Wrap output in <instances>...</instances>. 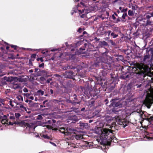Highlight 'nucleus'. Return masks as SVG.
I'll return each mask as SVG.
<instances>
[{"instance_id": "nucleus-1", "label": "nucleus", "mask_w": 153, "mask_h": 153, "mask_svg": "<svg viewBox=\"0 0 153 153\" xmlns=\"http://www.w3.org/2000/svg\"><path fill=\"white\" fill-rule=\"evenodd\" d=\"M95 132L96 133L100 134V140L102 144L112 141L114 138L112 131L109 129L98 127L95 129Z\"/></svg>"}, {"instance_id": "nucleus-36", "label": "nucleus", "mask_w": 153, "mask_h": 153, "mask_svg": "<svg viewBox=\"0 0 153 153\" xmlns=\"http://www.w3.org/2000/svg\"><path fill=\"white\" fill-rule=\"evenodd\" d=\"M15 115L16 118H18L21 116L20 114L19 113H15Z\"/></svg>"}, {"instance_id": "nucleus-20", "label": "nucleus", "mask_w": 153, "mask_h": 153, "mask_svg": "<svg viewBox=\"0 0 153 153\" xmlns=\"http://www.w3.org/2000/svg\"><path fill=\"white\" fill-rule=\"evenodd\" d=\"M134 11L133 10H129L128 11V14L129 16H134Z\"/></svg>"}, {"instance_id": "nucleus-24", "label": "nucleus", "mask_w": 153, "mask_h": 153, "mask_svg": "<svg viewBox=\"0 0 153 153\" xmlns=\"http://www.w3.org/2000/svg\"><path fill=\"white\" fill-rule=\"evenodd\" d=\"M68 102L70 103H72L73 105H75L76 104H79V102H75L74 101H72L71 100H67Z\"/></svg>"}, {"instance_id": "nucleus-43", "label": "nucleus", "mask_w": 153, "mask_h": 153, "mask_svg": "<svg viewBox=\"0 0 153 153\" xmlns=\"http://www.w3.org/2000/svg\"><path fill=\"white\" fill-rule=\"evenodd\" d=\"M42 119V116L41 115H39L37 117V119L38 120H41Z\"/></svg>"}, {"instance_id": "nucleus-50", "label": "nucleus", "mask_w": 153, "mask_h": 153, "mask_svg": "<svg viewBox=\"0 0 153 153\" xmlns=\"http://www.w3.org/2000/svg\"><path fill=\"white\" fill-rule=\"evenodd\" d=\"M9 118L11 120H14L15 119V117L13 116H10L9 117Z\"/></svg>"}, {"instance_id": "nucleus-37", "label": "nucleus", "mask_w": 153, "mask_h": 153, "mask_svg": "<svg viewBox=\"0 0 153 153\" xmlns=\"http://www.w3.org/2000/svg\"><path fill=\"white\" fill-rule=\"evenodd\" d=\"M37 61H40L41 62H43L44 60L42 57L38 58L37 59Z\"/></svg>"}, {"instance_id": "nucleus-61", "label": "nucleus", "mask_w": 153, "mask_h": 153, "mask_svg": "<svg viewBox=\"0 0 153 153\" xmlns=\"http://www.w3.org/2000/svg\"><path fill=\"white\" fill-rule=\"evenodd\" d=\"M136 57V58H142V56H140V55H137Z\"/></svg>"}, {"instance_id": "nucleus-41", "label": "nucleus", "mask_w": 153, "mask_h": 153, "mask_svg": "<svg viewBox=\"0 0 153 153\" xmlns=\"http://www.w3.org/2000/svg\"><path fill=\"white\" fill-rule=\"evenodd\" d=\"M1 101V103H2L3 104H4V103H5V102H6V100H4L1 99L0 100Z\"/></svg>"}, {"instance_id": "nucleus-5", "label": "nucleus", "mask_w": 153, "mask_h": 153, "mask_svg": "<svg viewBox=\"0 0 153 153\" xmlns=\"http://www.w3.org/2000/svg\"><path fill=\"white\" fill-rule=\"evenodd\" d=\"M117 114H120V115L117 117V118H116L117 119L116 121H117V120L118 122V124L122 125V123H123L122 122V120H121V119L122 118L124 119L126 118V111L125 110H121L120 112L119 113H118Z\"/></svg>"}, {"instance_id": "nucleus-10", "label": "nucleus", "mask_w": 153, "mask_h": 153, "mask_svg": "<svg viewBox=\"0 0 153 153\" xmlns=\"http://www.w3.org/2000/svg\"><path fill=\"white\" fill-rule=\"evenodd\" d=\"M74 73L71 71H66L65 72V76L66 78L73 79L74 76Z\"/></svg>"}, {"instance_id": "nucleus-22", "label": "nucleus", "mask_w": 153, "mask_h": 153, "mask_svg": "<svg viewBox=\"0 0 153 153\" xmlns=\"http://www.w3.org/2000/svg\"><path fill=\"white\" fill-rule=\"evenodd\" d=\"M59 128V131L65 135V133L66 132V129H65L64 127H60Z\"/></svg>"}, {"instance_id": "nucleus-8", "label": "nucleus", "mask_w": 153, "mask_h": 153, "mask_svg": "<svg viewBox=\"0 0 153 153\" xmlns=\"http://www.w3.org/2000/svg\"><path fill=\"white\" fill-rule=\"evenodd\" d=\"M145 16V19H147L146 21V26L151 25L152 22L149 20V19L151 17H153V12L149 13L148 15H146Z\"/></svg>"}, {"instance_id": "nucleus-55", "label": "nucleus", "mask_w": 153, "mask_h": 153, "mask_svg": "<svg viewBox=\"0 0 153 153\" xmlns=\"http://www.w3.org/2000/svg\"><path fill=\"white\" fill-rule=\"evenodd\" d=\"M20 87V86L19 85H16V86L14 87L15 89H17L19 88Z\"/></svg>"}, {"instance_id": "nucleus-58", "label": "nucleus", "mask_w": 153, "mask_h": 153, "mask_svg": "<svg viewBox=\"0 0 153 153\" xmlns=\"http://www.w3.org/2000/svg\"><path fill=\"white\" fill-rule=\"evenodd\" d=\"M30 94L28 93H26V94H24V95L26 96V97H28L30 95Z\"/></svg>"}, {"instance_id": "nucleus-29", "label": "nucleus", "mask_w": 153, "mask_h": 153, "mask_svg": "<svg viewBox=\"0 0 153 153\" xmlns=\"http://www.w3.org/2000/svg\"><path fill=\"white\" fill-rule=\"evenodd\" d=\"M78 5H77L76 6V7H75L73 8V10L74 11V12L76 13L77 12V10H78L77 7H78Z\"/></svg>"}, {"instance_id": "nucleus-46", "label": "nucleus", "mask_w": 153, "mask_h": 153, "mask_svg": "<svg viewBox=\"0 0 153 153\" xmlns=\"http://www.w3.org/2000/svg\"><path fill=\"white\" fill-rule=\"evenodd\" d=\"M23 91L25 92H28V89L26 88H25L23 89Z\"/></svg>"}, {"instance_id": "nucleus-28", "label": "nucleus", "mask_w": 153, "mask_h": 153, "mask_svg": "<svg viewBox=\"0 0 153 153\" xmlns=\"http://www.w3.org/2000/svg\"><path fill=\"white\" fill-rule=\"evenodd\" d=\"M128 16V15L127 13H125L123 14L122 18L124 19H125L126 17Z\"/></svg>"}, {"instance_id": "nucleus-60", "label": "nucleus", "mask_w": 153, "mask_h": 153, "mask_svg": "<svg viewBox=\"0 0 153 153\" xmlns=\"http://www.w3.org/2000/svg\"><path fill=\"white\" fill-rule=\"evenodd\" d=\"M112 18L114 19V20L116 19V17H115L114 15V14H113L112 16Z\"/></svg>"}, {"instance_id": "nucleus-25", "label": "nucleus", "mask_w": 153, "mask_h": 153, "mask_svg": "<svg viewBox=\"0 0 153 153\" xmlns=\"http://www.w3.org/2000/svg\"><path fill=\"white\" fill-rule=\"evenodd\" d=\"M150 57L149 56H148V55H147L146 54V55H145L144 56L143 62H146V61L147 59H148Z\"/></svg>"}, {"instance_id": "nucleus-52", "label": "nucleus", "mask_w": 153, "mask_h": 153, "mask_svg": "<svg viewBox=\"0 0 153 153\" xmlns=\"http://www.w3.org/2000/svg\"><path fill=\"white\" fill-rule=\"evenodd\" d=\"M111 30H108L106 32V33L108 34V36H109L111 33Z\"/></svg>"}, {"instance_id": "nucleus-39", "label": "nucleus", "mask_w": 153, "mask_h": 153, "mask_svg": "<svg viewBox=\"0 0 153 153\" xmlns=\"http://www.w3.org/2000/svg\"><path fill=\"white\" fill-rule=\"evenodd\" d=\"M70 56L72 59H74L75 58V55L74 54H71L70 55Z\"/></svg>"}, {"instance_id": "nucleus-51", "label": "nucleus", "mask_w": 153, "mask_h": 153, "mask_svg": "<svg viewBox=\"0 0 153 153\" xmlns=\"http://www.w3.org/2000/svg\"><path fill=\"white\" fill-rule=\"evenodd\" d=\"M12 103V101L11 100H10L9 102V105H11V106L13 107L14 105H13Z\"/></svg>"}, {"instance_id": "nucleus-56", "label": "nucleus", "mask_w": 153, "mask_h": 153, "mask_svg": "<svg viewBox=\"0 0 153 153\" xmlns=\"http://www.w3.org/2000/svg\"><path fill=\"white\" fill-rule=\"evenodd\" d=\"M50 143H51L53 146H56V144L54 143H53V142L50 141Z\"/></svg>"}, {"instance_id": "nucleus-44", "label": "nucleus", "mask_w": 153, "mask_h": 153, "mask_svg": "<svg viewBox=\"0 0 153 153\" xmlns=\"http://www.w3.org/2000/svg\"><path fill=\"white\" fill-rule=\"evenodd\" d=\"M11 46L12 48H13L15 50H16V48L17 47V46L14 45H11Z\"/></svg>"}, {"instance_id": "nucleus-3", "label": "nucleus", "mask_w": 153, "mask_h": 153, "mask_svg": "<svg viewBox=\"0 0 153 153\" xmlns=\"http://www.w3.org/2000/svg\"><path fill=\"white\" fill-rule=\"evenodd\" d=\"M130 69L132 71L133 73L134 72L136 74L143 75L145 72L146 68L144 65L136 63L133 66L131 67Z\"/></svg>"}, {"instance_id": "nucleus-2", "label": "nucleus", "mask_w": 153, "mask_h": 153, "mask_svg": "<svg viewBox=\"0 0 153 153\" xmlns=\"http://www.w3.org/2000/svg\"><path fill=\"white\" fill-rule=\"evenodd\" d=\"M93 58L95 60V66L100 67L102 69L107 70L111 69V63L108 61V57L105 54L100 56L97 52L93 53Z\"/></svg>"}, {"instance_id": "nucleus-7", "label": "nucleus", "mask_w": 153, "mask_h": 153, "mask_svg": "<svg viewBox=\"0 0 153 153\" xmlns=\"http://www.w3.org/2000/svg\"><path fill=\"white\" fill-rule=\"evenodd\" d=\"M1 123L2 124H7L8 125H13V123L8 122L7 119V117L6 115H4L3 117L1 115Z\"/></svg>"}, {"instance_id": "nucleus-53", "label": "nucleus", "mask_w": 153, "mask_h": 153, "mask_svg": "<svg viewBox=\"0 0 153 153\" xmlns=\"http://www.w3.org/2000/svg\"><path fill=\"white\" fill-rule=\"evenodd\" d=\"M73 97H74V98H73V99L74 100H77V97H76V95L74 94V96Z\"/></svg>"}, {"instance_id": "nucleus-48", "label": "nucleus", "mask_w": 153, "mask_h": 153, "mask_svg": "<svg viewBox=\"0 0 153 153\" xmlns=\"http://www.w3.org/2000/svg\"><path fill=\"white\" fill-rule=\"evenodd\" d=\"M44 63H42L41 64L39 65V68H41L43 67L44 66Z\"/></svg>"}, {"instance_id": "nucleus-16", "label": "nucleus", "mask_w": 153, "mask_h": 153, "mask_svg": "<svg viewBox=\"0 0 153 153\" xmlns=\"http://www.w3.org/2000/svg\"><path fill=\"white\" fill-rule=\"evenodd\" d=\"M146 105L148 108H150L152 104V102L150 100L148 99L146 100L145 102Z\"/></svg>"}, {"instance_id": "nucleus-11", "label": "nucleus", "mask_w": 153, "mask_h": 153, "mask_svg": "<svg viewBox=\"0 0 153 153\" xmlns=\"http://www.w3.org/2000/svg\"><path fill=\"white\" fill-rule=\"evenodd\" d=\"M74 135H72V137L71 138L72 139H76V140H81L83 138L82 136L79 134H77L76 132Z\"/></svg>"}, {"instance_id": "nucleus-4", "label": "nucleus", "mask_w": 153, "mask_h": 153, "mask_svg": "<svg viewBox=\"0 0 153 153\" xmlns=\"http://www.w3.org/2000/svg\"><path fill=\"white\" fill-rule=\"evenodd\" d=\"M111 102L109 105L110 107H113L114 108L112 109V112L115 114H117L121 111L120 108H116L117 107H120L122 106V105L119 102H117L115 99H112L110 101Z\"/></svg>"}, {"instance_id": "nucleus-26", "label": "nucleus", "mask_w": 153, "mask_h": 153, "mask_svg": "<svg viewBox=\"0 0 153 153\" xmlns=\"http://www.w3.org/2000/svg\"><path fill=\"white\" fill-rule=\"evenodd\" d=\"M138 110H137V113L138 114V115H139L140 116L142 117L143 112L140 109L138 110Z\"/></svg>"}, {"instance_id": "nucleus-12", "label": "nucleus", "mask_w": 153, "mask_h": 153, "mask_svg": "<svg viewBox=\"0 0 153 153\" xmlns=\"http://www.w3.org/2000/svg\"><path fill=\"white\" fill-rule=\"evenodd\" d=\"M92 90L88 88L86 89V90L84 92L85 94L87 97L88 98H89L90 97L92 96Z\"/></svg>"}, {"instance_id": "nucleus-62", "label": "nucleus", "mask_w": 153, "mask_h": 153, "mask_svg": "<svg viewBox=\"0 0 153 153\" xmlns=\"http://www.w3.org/2000/svg\"><path fill=\"white\" fill-rule=\"evenodd\" d=\"M78 11L79 12V13H83L84 12V10H82V11L80 10H78Z\"/></svg>"}, {"instance_id": "nucleus-15", "label": "nucleus", "mask_w": 153, "mask_h": 153, "mask_svg": "<svg viewBox=\"0 0 153 153\" xmlns=\"http://www.w3.org/2000/svg\"><path fill=\"white\" fill-rule=\"evenodd\" d=\"M79 124V126L82 128H87L88 127V124L87 123H85L80 122Z\"/></svg>"}, {"instance_id": "nucleus-47", "label": "nucleus", "mask_w": 153, "mask_h": 153, "mask_svg": "<svg viewBox=\"0 0 153 153\" xmlns=\"http://www.w3.org/2000/svg\"><path fill=\"white\" fill-rule=\"evenodd\" d=\"M111 78L114 79V78L116 76L113 74H111Z\"/></svg>"}, {"instance_id": "nucleus-21", "label": "nucleus", "mask_w": 153, "mask_h": 153, "mask_svg": "<svg viewBox=\"0 0 153 153\" xmlns=\"http://www.w3.org/2000/svg\"><path fill=\"white\" fill-rule=\"evenodd\" d=\"M16 98L17 99L19 102H21L23 101V98L22 96L19 95L16 97Z\"/></svg>"}, {"instance_id": "nucleus-14", "label": "nucleus", "mask_w": 153, "mask_h": 153, "mask_svg": "<svg viewBox=\"0 0 153 153\" xmlns=\"http://www.w3.org/2000/svg\"><path fill=\"white\" fill-rule=\"evenodd\" d=\"M25 77V76L22 75L16 78L20 82H26L27 81V78Z\"/></svg>"}, {"instance_id": "nucleus-34", "label": "nucleus", "mask_w": 153, "mask_h": 153, "mask_svg": "<svg viewBox=\"0 0 153 153\" xmlns=\"http://www.w3.org/2000/svg\"><path fill=\"white\" fill-rule=\"evenodd\" d=\"M109 41L112 45L114 46L116 45V43H115V42H113L112 40H110Z\"/></svg>"}, {"instance_id": "nucleus-19", "label": "nucleus", "mask_w": 153, "mask_h": 153, "mask_svg": "<svg viewBox=\"0 0 153 153\" xmlns=\"http://www.w3.org/2000/svg\"><path fill=\"white\" fill-rule=\"evenodd\" d=\"M37 94L39 96H42L44 94V91L42 90H39L37 91Z\"/></svg>"}, {"instance_id": "nucleus-64", "label": "nucleus", "mask_w": 153, "mask_h": 153, "mask_svg": "<svg viewBox=\"0 0 153 153\" xmlns=\"http://www.w3.org/2000/svg\"><path fill=\"white\" fill-rule=\"evenodd\" d=\"M29 99L31 100H33L34 99V97L33 96H30L29 97Z\"/></svg>"}, {"instance_id": "nucleus-6", "label": "nucleus", "mask_w": 153, "mask_h": 153, "mask_svg": "<svg viewBox=\"0 0 153 153\" xmlns=\"http://www.w3.org/2000/svg\"><path fill=\"white\" fill-rule=\"evenodd\" d=\"M66 131L65 135L68 136L69 137L71 138V137H72V135H74V134L76 132V130L70 128H66Z\"/></svg>"}, {"instance_id": "nucleus-42", "label": "nucleus", "mask_w": 153, "mask_h": 153, "mask_svg": "<svg viewBox=\"0 0 153 153\" xmlns=\"http://www.w3.org/2000/svg\"><path fill=\"white\" fill-rule=\"evenodd\" d=\"M149 121L152 123L153 122V117H150L149 119Z\"/></svg>"}, {"instance_id": "nucleus-9", "label": "nucleus", "mask_w": 153, "mask_h": 153, "mask_svg": "<svg viewBox=\"0 0 153 153\" xmlns=\"http://www.w3.org/2000/svg\"><path fill=\"white\" fill-rule=\"evenodd\" d=\"M27 126L26 128L29 130L30 131L34 130L35 128V126L34 124L31 123H26V124Z\"/></svg>"}, {"instance_id": "nucleus-17", "label": "nucleus", "mask_w": 153, "mask_h": 153, "mask_svg": "<svg viewBox=\"0 0 153 153\" xmlns=\"http://www.w3.org/2000/svg\"><path fill=\"white\" fill-rule=\"evenodd\" d=\"M70 120L73 121H77L78 120V119L76 116L75 115H72L69 117Z\"/></svg>"}, {"instance_id": "nucleus-30", "label": "nucleus", "mask_w": 153, "mask_h": 153, "mask_svg": "<svg viewBox=\"0 0 153 153\" xmlns=\"http://www.w3.org/2000/svg\"><path fill=\"white\" fill-rule=\"evenodd\" d=\"M39 79L40 81L41 82V83H42V82L45 80V79L44 77H40Z\"/></svg>"}, {"instance_id": "nucleus-27", "label": "nucleus", "mask_w": 153, "mask_h": 153, "mask_svg": "<svg viewBox=\"0 0 153 153\" xmlns=\"http://www.w3.org/2000/svg\"><path fill=\"white\" fill-rule=\"evenodd\" d=\"M111 35L113 37V38H115L117 37L118 36V35L117 34H115L114 32H112L111 34Z\"/></svg>"}, {"instance_id": "nucleus-18", "label": "nucleus", "mask_w": 153, "mask_h": 153, "mask_svg": "<svg viewBox=\"0 0 153 153\" xmlns=\"http://www.w3.org/2000/svg\"><path fill=\"white\" fill-rule=\"evenodd\" d=\"M17 105H19V108L21 109L22 111H25L27 112V109L23 105L20 104H17Z\"/></svg>"}, {"instance_id": "nucleus-40", "label": "nucleus", "mask_w": 153, "mask_h": 153, "mask_svg": "<svg viewBox=\"0 0 153 153\" xmlns=\"http://www.w3.org/2000/svg\"><path fill=\"white\" fill-rule=\"evenodd\" d=\"M106 120H108V122H110L111 120V117H109L108 118H106Z\"/></svg>"}, {"instance_id": "nucleus-38", "label": "nucleus", "mask_w": 153, "mask_h": 153, "mask_svg": "<svg viewBox=\"0 0 153 153\" xmlns=\"http://www.w3.org/2000/svg\"><path fill=\"white\" fill-rule=\"evenodd\" d=\"M82 42L81 41H79L76 44V46L82 44Z\"/></svg>"}, {"instance_id": "nucleus-33", "label": "nucleus", "mask_w": 153, "mask_h": 153, "mask_svg": "<svg viewBox=\"0 0 153 153\" xmlns=\"http://www.w3.org/2000/svg\"><path fill=\"white\" fill-rule=\"evenodd\" d=\"M118 18L117 19L116 22H115V23H117L118 22L120 21H123V20L120 19L118 17Z\"/></svg>"}, {"instance_id": "nucleus-54", "label": "nucleus", "mask_w": 153, "mask_h": 153, "mask_svg": "<svg viewBox=\"0 0 153 153\" xmlns=\"http://www.w3.org/2000/svg\"><path fill=\"white\" fill-rule=\"evenodd\" d=\"M126 117L128 116L129 115L131 114V113L128 112H127V111H126Z\"/></svg>"}, {"instance_id": "nucleus-45", "label": "nucleus", "mask_w": 153, "mask_h": 153, "mask_svg": "<svg viewBox=\"0 0 153 153\" xmlns=\"http://www.w3.org/2000/svg\"><path fill=\"white\" fill-rule=\"evenodd\" d=\"M43 137L45 139H49V137L47 135H43Z\"/></svg>"}, {"instance_id": "nucleus-59", "label": "nucleus", "mask_w": 153, "mask_h": 153, "mask_svg": "<svg viewBox=\"0 0 153 153\" xmlns=\"http://www.w3.org/2000/svg\"><path fill=\"white\" fill-rule=\"evenodd\" d=\"M82 29L81 28H80L78 30V32L80 33L82 32Z\"/></svg>"}, {"instance_id": "nucleus-57", "label": "nucleus", "mask_w": 153, "mask_h": 153, "mask_svg": "<svg viewBox=\"0 0 153 153\" xmlns=\"http://www.w3.org/2000/svg\"><path fill=\"white\" fill-rule=\"evenodd\" d=\"M38 70H39V71L40 69H39V68H35L34 71H35V72H37Z\"/></svg>"}, {"instance_id": "nucleus-13", "label": "nucleus", "mask_w": 153, "mask_h": 153, "mask_svg": "<svg viewBox=\"0 0 153 153\" xmlns=\"http://www.w3.org/2000/svg\"><path fill=\"white\" fill-rule=\"evenodd\" d=\"M146 54L150 57L153 56V48H148L146 49Z\"/></svg>"}, {"instance_id": "nucleus-49", "label": "nucleus", "mask_w": 153, "mask_h": 153, "mask_svg": "<svg viewBox=\"0 0 153 153\" xmlns=\"http://www.w3.org/2000/svg\"><path fill=\"white\" fill-rule=\"evenodd\" d=\"M36 54H33L31 55V57L33 58H35L36 57Z\"/></svg>"}, {"instance_id": "nucleus-23", "label": "nucleus", "mask_w": 153, "mask_h": 153, "mask_svg": "<svg viewBox=\"0 0 153 153\" xmlns=\"http://www.w3.org/2000/svg\"><path fill=\"white\" fill-rule=\"evenodd\" d=\"M108 45V44L105 41L100 42L99 43V45L101 46H106Z\"/></svg>"}, {"instance_id": "nucleus-35", "label": "nucleus", "mask_w": 153, "mask_h": 153, "mask_svg": "<svg viewBox=\"0 0 153 153\" xmlns=\"http://www.w3.org/2000/svg\"><path fill=\"white\" fill-rule=\"evenodd\" d=\"M128 10L127 8H123L122 10H121V12L122 13H126V12Z\"/></svg>"}, {"instance_id": "nucleus-31", "label": "nucleus", "mask_w": 153, "mask_h": 153, "mask_svg": "<svg viewBox=\"0 0 153 153\" xmlns=\"http://www.w3.org/2000/svg\"><path fill=\"white\" fill-rule=\"evenodd\" d=\"M137 8V6L136 5L132 6L131 7V9L132 10H136Z\"/></svg>"}, {"instance_id": "nucleus-63", "label": "nucleus", "mask_w": 153, "mask_h": 153, "mask_svg": "<svg viewBox=\"0 0 153 153\" xmlns=\"http://www.w3.org/2000/svg\"><path fill=\"white\" fill-rule=\"evenodd\" d=\"M50 92L51 94H53V91L52 89H51L50 90Z\"/></svg>"}, {"instance_id": "nucleus-32", "label": "nucleus", "mask_w": 153, "mask_h": 153, "mask_svg": "<svg viewBox=\"0 0 153 153\" xmlns=\"http://www.w3.org/2000/svg\"><path fill=\"white\" fill-rule=\"evenodd\" d=\"M67 68L68 69H76V70H77V69L75 67H73V66H68Z\"/></svg>"}]
</instances>
